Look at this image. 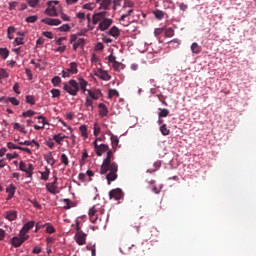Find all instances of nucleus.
<instances>
[{
  "instance_id": "f8f14e48",
  "label": "nucleus",
  "mask_w": 256,
  "mask_h": 256,
  "mask_svg": "<svg viewBox=\"0 0 256 256\" xmlns=\"http://www.w3.org/2000/svg\"><path fill=\"white\" fill-rule=\"evenodd\" d=\"M41 23L49 25L50 27H57L58 25H61V20L57 18H44L41 20Z\"/></svg>"
},
{
  "instance_id": "bb28decb",
  "label": "nucleus",
  "mask_w": 256,
  "mask_h": 256,
  "mask_svg": "<svg viewBox=\"0 0 256 256\" xmlns=\"http://www.w3.org/2000/svg\"><path fill=\"white\" fill-rule=\"evenodd\" d=\"M113 159H115V156L113 155V151L112 150H108L106 158L103 160L102 163H113Z\"/></svg>"
},
{
  "instance_id": "6e6552de",
  "label": "nucleus",
  "mask_w": 256,
  "mask_h": 256,
  "mask_svg": "<svg viewBox=\"0 0 256 256\" xmlns=\"http://www.w3.org/2000/svg\"><path fill=\"white\" fill-rule=\"evenodd\" d=\"M33 227H35V221H29L27 223H25L22 227V229L20 230V236L21 237H29V235H27V233H29V231H31V229H33Z\"/></svg>"
},
{
  "instance_id": "4be33fe9",
  "label": "nucleus",
  "mask_w": 256,
  "mask_h": 256,
  "mask_svg": "<svg viewBox=\"0 0 256 256\" xmlns=\"http://www.w3.org/2000/svg\"><path fill=\"white\" fill-rule=\"evenodd\" d=\"M45 161L48 163V165H51L53 167V165H55L56 160L55 158H53V152H49L48 154H46L44 156Z\"/></svg>"
},
{
  "instance_id": "20e7f679",
  "label": "nucleus",
  "mask_w": 256,
  "mask_h": 256,
  "mask_svg": "<svg viewBox=\"0 0 256 256\" xmlns=\"http://www.w3.org/2000/svg\"><path fill=\"white\" fill-rule=\"evenodd\" d=\"M47 5L48 7L45 10L46 15L49 17H58L61 11V4H59V1H48Z\"/></svg>"
},
{
  "instance_id": "b1692460",
  "label": "nucleus",
  "mask_w": 256,
  "mask_h": 256,
  "mask_svg": "<svg viewBox=\"0 0 256 256\" xmlns=\"http://www.w3.org/2000/svg\"><path fill=\"white\" fill-rule=\"evenodd\" d=\"M108 35H111V37H119L121 35V30L117 26H113L109 32Z\"/></svg>"
},
{
  "instance_id": "49530a36",
  "label": "nucleus",
  "mask_w": 256,
  "mask_h": 256,
  "mask_svg": "<svg viewBox=\"0 0 256 256\" xmlns=\"http://www.w3.org/2000/svg\"><path fill=\"white\" fill-rule=\"evenodd\" d=\"M26 103H29V105H35V97L33 95L26 96Z\"/></svg>"
},
{
  "instance_id": "58836bf2",
  "label": "nucleus",
  "mask_w": 256,
  "mask_h": 256,
  "mask_svg": "<svg viewBox=\"0 0 256 256\" xmlns=\"http://www.w3.org/2000/svg\"><path fill=\"white\" fill-rule=\"evenodd\" d=\"M52 85H54V87H59V84L61 83V77L59 76H55L52 78L51 80Z\"/></svg>"
},
{
  "instance_id": "5701e85b",
  "label": "nucleus",
  "mask_w": 256,
  "mask_h": 256,
  "mask_svg": "<svg viewBox=\"0 0 256 256\" xmlns=\"http://www.w3.org/2000/svg\"><path fill=\"white\" fill-rule=\"evenodd\" d=\"M6 219L8 221H15L17 219V211L15 210H10L6 212Z\"/></svg>"
},
{
  "instance_id": "39448f33",
  "label": "nucleus",
  "mask_w": 256,
  "mask_h": 256,
  "mask_svg": "<svg viewBox=\"0 0 256 256\" xmlns=\"http://www.w3.org/2000/svg\"><path fill=\"white\" fill-rule=\"evenodd\" d=\"M79 73V68L77 62H71L69 64V68H65L62 71V77L67 79V77H71V75H77Z\"/></svg>"
},
{
  "instance_id": "864d4df0",
  "label": "nucleus",
  "mask_w": 256,
  "mask_h": 256,
  "mask_svg": "<svg viewBox=\"0 0 256 256\" xmlns=\"http://www.w3.org/2000/svg\"><path fill=\"white\" fill-rule=\"evenodd\" d=\"M119 97V92L115 89H110L109 90V98L111 99L112 97Z\"/></svg>"
},
{
  "instance_id": "13d9d810",
  "label": "nucleus",
  "mask_w": 256,
  "mask_h": 256,
  "mask_svg": "<svg viewBox=\"0 0 256 256\" xmlns=\"http://www.w3.org/2000/svg\"><path fill=\"white\" fill-rule=\"evenodd\" d=\"M6 193H8V195H15V187L14 186L7 187Z\"/></svg>"
},
{
  "instance_id": "2f4dec72",
  "label": "nucleus",
  "mask_w": 256,
  "mask_h": 256,
  "mask_svg": "<svg viewBox=\"0 0 256 256\" xmlns=\"http://www.w3.org/2000/svg\"><path fill=\"white\" fill-rule=\"evenodd\" d=\"M85 107L88 109V111H93L94 107L92 98L86 97Z\"/></svg>"
},
{
  "instance_id": "423d86ee",
  "label": "nucleus",
  "mask_w": 256,
  "mask_h": 256,
  "mask_svg": "<svg viewBox=\"0 0 256 256\" xmlns=\"http://www.w3.org/2000/svg\"><path fill=\"white\" fill-rule=\"evenodd\" d=\"M19 170L23 171V173H26L27 177L31 179L33 177V171L35 170V167L31 163L27 164L25 161H20Z\"/></svg>"
},
{
  "instance_id": "4468645a",
  "label": "nucleus",
  "mask_w": 256,
  "mask_h": 256,
  "mask_svg": "<svg viewBox=\"0 0 256 256\" xmlns=\"http://www.w3.org/2000/svg\"><path fill=\"white\" fill-rule=\"evenodd\" d=\"M88 95H89V98L92 99L93 101H98V99H100L101 95L103 94L101 93V90L94 89V90H88Z\"/></svg>"
},
{
  "instance_id": "37998d69",
  "label": "nucleus",
  "mask_w": 256,
  "mask_h": 256,
  "mask_svg": "<svg viewBox=\"0 0 256 256\" xmlns=\"http://www.w3.org/2000/svg\"><path fill=\"white\" fill-rule=\"evenodd\" d=\"M99 133H101V126L96 122L94 123V135L95 137H99Z\"/></svg>"
},
{
  "instance_id": "09e8293b",
  "label": "nucleus",
  "mask_w": 256,
  "mask_h": 256,
  "mask_svg": "<svg viewBox=\"0 0 256 256\" xmlns=\"http://www.w3.org/2000/svg\"><path fill=\"white\" fill-rule=\"evenodd\" d=\"M51 95L53 98L61 97V90L59 89H52Z\"/></svg>"
},
{
  "instance_id": "a878e982",
  "label": "nucleus",
  "mask_w": 256,
  "mask_h": 256,
  "mask_svg": "<svg viewBox=\"0 0 256 256\" xmlns=\"http://www.w3.org/2000/svg\"><path fill=\"white\" fill-rule=\"evenodd\" d=\"M158 117L159 119H163L165 117H169V109L167 108H159L158 109Z\"/></svg>"
},
{
  "instance_id": "6ab92c4d",
  "label": "nucleus",
  "mask_w": 256,
  "mask_h": 256,
  "mask_svg": "<svg viewBox=\"0 0 256 256\" xmlns=\"http://www.w3.org/2000/svg\"><path fill=\"white\" fill-rule=\"evenodd\" d=\"M98 108L100 117H107V115H109V110L107 109V106L104 103H100L98 105Z\"/></svg>"
},
{
  "instance_id": "473e14b6",
  "label": "nucleus",
  "mask_w": 256,
  "mask_h": 256,
  "mask_svg": "<svg viewBox=\"0 0 256 256\" xmlns=\"http://www.w3.org/2000/svg\"><path fill=\"white\" fill-rule=\"evenodd\" d=\"M154 16L156 17V19H158V21H161V19H163V17H165V12L161 11V10H155L153 12Z\"/></svg>"
},
{
  "instance_id": "dca6fc26",
  "label": "nucleus",
  "mask_w": 256,
  "mask_h": 256,
  "mask_svg": "<svg viewBox=\"0 0 256 256\" xmlns=\"http://www.w3.org/2000/svg\"><path fill=\"white\" fill-rule=\"evenodd\" d=\"M99 9H103L104 11H109L111 9V5H113V0H101Z\"/></svg>"
},
{
  "instance_id": "e2e57ef3",
  "label": "nucleus",
  "mask_w": 256,
  "mask_h": 256,
  "mask_svg": "<svg viewBox=\"0 0 256 256\" xmlns=\"http://www.w3.org/2000/svg\"><path fill=\"white\" fill-rule=\"evenodd\" d=\"M163 31H165V28H156L154 30V35L157 37V36L161 35V33H163Z\"/></svg>"
},
{
  "instance_id": "0eeeda50",
  "label": "nucleus",
  "mask_w": 256,
  "mask_h": 256,
  "mask_svg": "<svg viewBox=\"0 0 256 256\" xmlns=\"http://www.w3.org/2000/svg\"><path fill=\"white\" fill-rule=\"evenodd\" d=\"M29 239V236H21V233H19V237L14 236L11 239V243L13 245V247H21V245H23V243H25V241H27Z\"/></svg>"
},
{
  "instance_id": "1a4fd4ad",
  "label": "nucleus",
  "mask_w": 256,
  "mask_h": 256,
  "mask_svg": "<svg viewBox=\"0 0 256 256\" xmlns=\"http://www.w3.org/2000/svg\"><path fill=\"white\" fill-rule=\"evenodd\" d=\"M94 75L96 77H98L99 79H102V81H110L111 80V75H109V73H107V71H105L101 68L94 70Z\"/></svg>"
},
{
  "instance_id": "8fccbe9b",
  "label": "nucleus",
  "mask_w": 256,
  "mask_h": 256,
  "mask_svg": "<svg viewBox=\"0 0 256 256\" xmlns=\"http://www.w3.org/2000/svg\"><path fill=\"white\" fill-rule=\"evenodd\" d=\"M14 129H18V131H20L21 133H27L25 131V126H21V124H19V123L14 124Z\"/></svg>"
},
{
  "instance_id": "774afa93",
  "label": "nucleus",
  "mask_w": 256,
  "mask_h": 256,
  "mask_svg": "<svg viewBox=\"0 0 256 256\" xmlns=\"http://www.w3.org/2000/svg\"><path fill=\"white\" fill-rule=\"evenodd\" d=\"M61 19L64 21H71V17H69L67 14L65 13H61L60 15Z\"/></svg>"
},
{
  "instance_id": "7ed1b4c3",
  "label": "nucleus",
  "mask_w": 256,
  "mask_h": 256,
  "mask_svg": "<svg viewBox=\"0 0 256 256\" xmlns=\"http://www.w3.org/2000/svg\"><path fill=\"white\" fill-rule=\"evenodd\" d=\"M63 89L71 95L72 97H77V93H79V82L75 79H71L68 82L63 83Z\"/></svg>"
},
{
  "instance_id": "9d476101",
  "label": "nucleus",
  "mask_w": 256,
  "mask_h": 256,
  "mask_svg": "<svg viewBox=\"0 0 256 256\" xmlns=\"http://www.w3.org/2000/svg\"><path fill=\"white\" fill-rule=\"evenodd\" d=\"M123 190H121V188H116V189H112L109 192V197L110 199H115V201H121V199H123Z\"/></svg>"
},
{
  "instance_id": "69168bd1",
  "label": "nucleus",
  "mask_w": 256,
  "mask_h": 256,
  "mask_svg": "<svg viewBox=\"0 0 256 256\" xmlns=\"http://www.w3.org/2000/svg\"><path fill=\"white\" fill-rule=\"evenodd\" d=\"M18 3L17 2H9V10L13 11L17 7Z\"/></svg>"
},
{
  "instance_id": "ddd939ff",
  "label": "nucleus",
  "mask_w": 256,
  "mask_h": 256,
  "mask_svg": "<svg viewBox=\"0 0 256 256\" xmlns=\"http://www.w3.org/2000/svg\"><path fill=\"white\" fill-rule=\"evenodd\" d=\"M0 103H11V105H14L15 107L20 105L19 100L15 97H0Z\"/></svg>"
},
{
  "instance_id": "3c124183",
  "label": "nucleus",
  "mask_w": 256,
  "mask_h": 256,
  "mask_svg": "<svg viewBox=\"0 0 256 256\" xmlns=\"http://www.w3.org/2000/svg\"><path fill=\"white\" fill-rule=\"evenodd\" d=\"M65 203L64 209H70L73 207V202L69 199H64L63 200Z\"/></svg>"
},
{
  "instance_id": "c85d7f7f",
  "label": "nucleus",
  "mask_w": 256,
  "mask_h": 256,
  "mask_svg": "<svg viewBox=\"0 0 256 256\" xmlns=\"http://www.w3.org/2000/svg\"><path fill=\"white\" fill-rule=\"evenodd\" d=\"M191 51L195 55H199V53H201V46H199V44L197 42H194L191 45Z\"/></svg>"
},
{
  "instance_id": "f03ea898",
  "label": "nucleus",
  "mask_w": 256,
  "mask_h": 256,
  "mask_svg": "<svg viewBox=\"0 0 256 256\" xmlns=\"http://www.w3.org/2000/svg\"><path fill=\"white\" fill-rule=\"evenodd\" d=\"M93 25L99 23L97 30L107 31L113 25V19L107 18V12H98L92 16Z\"/></svg>"
},
{
  "instance_id": "f257e3e1",
  "label": "nucleus",
  "mask_w": 256,
  "mask_h": 256,
  "mask_svg": "<svg viewBox=\"0 0 256 256\" xmlns=\"http://www.w3.org/2000/svg\"><path fill=\"white\" fill-rule=\"evenodd\" d=\"M117 171H119V165L116 162H102L100 175H106L108 185H111V182L117 179Z\"/></svg>"
},
{
  "instance_id": "052dcab7",
  "label": "nucleus",
  "mask_w": 256,
  "mask_h": 256,
  "mask_svg": "<svg viewBox=\"0 0 256 256\" xmlns=\"http://www.w3.org/2000/svg\"><path fill=\"white\" fill-rule=\"evenodd\" d=\"M108 61L109 63H112V65H115V63H117V57H115L114 55H110L108 56Z\"/></svg>"
},
{
  "instance_id": "f3484780",
  "label": "nucleus",
  "mask_w": 256,
  "mask_h": 256,
  "mask_svg": "<svg viewBox=\"0 0 256 256\" xmlns=\"http://www.w3.org/2000/svg\"><path fill=\"white\" fill-rule=\"evenodd\" d=\"M109 150V145L107 144H100L98 148L95 150V153L98 157H101L103 153Z\"/></svg>"
},
{
  "instance_id": "aec40b11",
  "label": "nucleus",
  "mask_w": 256,
  "mask_h": 256,
  "mask_svg": "<svg viewBox=\"0 0 256 256\" xmlns=\"http://www.w3.org/2000/svg\"><path fill=\"white\" fill-rule=\"evenodd\" d=\"M83 49L85 47V39L84 38H78V41L73 43V51H77V49Z\"/></svg>"
},
{
  "instance_id": "9b49d317",
  "label": "nucleus",
  "mask_w": 256,
  "mask_h": 256,
  "mask_svg": "<svg viewBox=\"0 0 256 256\" xmlns=\"http://www.w3.org/2000/svg\"><path fill=\"white\" fill-rule=\"evenodd\" d=\"M74 239L77 244L85 245V243H87V234L84 232H76Z\"/></svg>"
},
{
  "instance_id": "72a5a7b5",
  "label": "nucleus",
  "mask_w": 256,
  "mask_h": 256,
  "mask_svg": "<svg viewBox=\"0 0 256 256\" xmlns=\"http://www.w3.org/2000/svg\"><path fill=\"white\" fill-rule=\"evenodd\" d=\"M57 30L60 31L61 33H67L71 31V26H69V24H63L62 26L57 28Z\"/></svg>"
},
{
  "instance_id": "c756f323",
  "label": "nucleus",
  "mask_w": 256,
  "mask_h": 256,
  "mask_svg": "<svg viewBox=\"0 0 256 256\" xmlns=\"http://www.w3.org/2000/svg\"><path fill=\"white\" fill-rule=\"evenodd\" d=\"M64 139H67V136L62 135L61 133L56 134V135L53 136V140L56 141V143H57L58 145H61V142H62Z\"/></svg>"
},
{
  "instance_id": "2eb2a0df",
  "label": "nucleus",
  "mask_w": 256,
  "mask_h": 256,
  "mask_svg": "<svg viewBox=\"0 0 256 256\" xmlns=\"http://www.w3.org/2000/svg\"><path fill=\"white\" fill-rule=\"evenodd\" d=\"M78 85H79V91L81 89L83 93H88L89 90L87 89V86L89 85V82H87V80H85L84 78H79Z\"/></svg>"
},
{
  "instance_id": "4c0bfd02",
  "label": "nucleus",
  "mask_w": 256,
  "mask_h": 256,
  "mask_svg": "<svg viewBox=\"0 0 256 256\" xmlns=\"http://www.w3.org/2000/svg\"><path fill=\"white\" fill-rule=\"evenodd\" d=\"M165 37H168V38L175 37V30H173V28H167L165 30Z\"/></svg>"
},
{
  "instance_id": "e433bc0d",
  "label": "nucleus",
  "mask_w": 256,
  "mask_h": 256,
  "mask_svg": "<svg viewBox=\"0 0 256 256\" xmlns=\"http://www.w3.org/2000/svg\"><path fill=\"white\" fill-rule=\"evenodd\" d=\"M113 69H115V71H122V69H125V65H123V63L116 61L113 64Z\"/></svg>"
},
{
  "instance_id": "c03bdc74",
  "label": "nucleus",
  "mask_w": 256,
  "mask_h": 256,
  "mask_svg": "<svg viewBox=\"0 0 256 256\" xmlns=\"http://www.w3.org/2000/svg\"><path fill=\"white\" fill-rule=\"evenodd\" d=\"M60 161L65 166L69 165V157H67L65 154L61 155Z\"/></svg>"
},
{
  "instance_id": "680f3d73",
  "label": "nucleus",
  "mask_w": 256,
  "mask_h": 256,
  "mask_svg": "<svg viewBox=\"0 0 256 256\" xmlns=\"http://www.w3.org/2000/svg\"><path fill=\"white\" fill-rule=\"evenodd\" d=\"M28 5L30 7H36L37 5H39V0H29Z\"/></svg>"
},
{
  "instance_id": "79ce46f5",
  "label": "nucleus",
  "mask_w": 256,
  "mask_h": 256,
  "mask_svg": "<svg viewBox=\"0 0 256 256\" xmlns=\"http://www.w3.org/2000/svg\"><path fill=\"white\" fill-rule=\"evenodd\" d=\"M32 143H34L36 145V147H39V142H37L35 140H32V141L26 140L24 142H19V145L31 146Z\"/></svg>"
},
{
  "instance_id": "338daca9",
  "label": "nucleus",
  "mask_w": 256,
  "mask_h": 256,
  "mask_svg": "<svg viewBox=\"0 0 256 256\" xmlns=\"http://www.w3.org/2000/svg\"><path fill=\"white\" fill-rule=\"evenodd\" d=\"M79 38H77V34H72L70 36V43L74 44L75 42L78 41Z\"/></svg>"
},
{
  "instance_id": "f704fd0d",
  "label": "nucleus",
  "mask_w": 256,
  "mask_h": 256,
  "mask_svg": "<svg viewBox=\"0 0 256 256\" xmlns=\"http://www.w3.org/2000/svg\"><path fill=\"white\" fill-rule=\"evenodd\" d=\"M44 227H46V233H48L49 235H52V233H55V227H53V225L49 223H45Z\"/></svg>"
},
{
  "instance_id": "bf43d9fd",
  "label": "nucleus",
  "mask_w": 256,
  "mask_h": 256,
  "mask_svg": "<svg viewBox=\"0 0 256 256\" xmlns=\"http://www.w3.org/2000/svg\"><path fill=\"white\" fill-rule=\"evenodd\" d=\"M7 147L8 149H21V146H17L13 142H8Z\"/></svg>"
},
{
  "instance_id": "a18cd8bd",
  "label": "nucleus",
  "mask_w": 256,
  "mask_h": 256,
  "mask_svg": "<svg viewBox=\"0 0 256 256\" xmlns=\"http://www.w3.org/2000/svg\"><path fill=\"white\" fill-rule=\"evenodd\" d=\"M9 77V73H7V70L0 68V81L1 79H7Z\"/></svg>"
},
{
  "instance_id": "cd10ccee",
  "label": "nucleus",
  "mask_w": 256,
  "mask_h": 256,
  "mask_svg": "<svg viewBox=\"0 0 256 256\" xmlns=\"http://www.w3.org/2000/svg\"><path fill=\"white\" fill-rule=\"evenodd\" d=\"M79 131H80V135L82 137H84V139H88L89 138V132L87 130V125H81L79 127Z\"/></svg>"
},
{
  "instance_id": "412c9836",
  "label": "nucleus",
  "mask_w": 256,
  "mask_h": 256,
  "mask_svg": "<svg viewBox=\"0 0 256 256\" xmlns=\"http://www.w3.org/2000/svg\"><path fill=\"white\" fill-rule=\"evenodd\" d=\"M110 141H111L112 149L114 151H117V147H119V137L112 134L111 138H110Z\"/></svg>"
},
{
  "instance_id": "6e6d98bb",
  "label": "nucleus",
  "mask_w": 256,
  "mask_h": 256,
  "mask_svg": "<svg viewBox=\"0 0 256 256\" xmlns=\"http://www.w3.org/2000/svg\"><path fill=\"white\" fill-rule=\"evenodd\" d=\"M16 45H25V38L24 37H19V38H15Z\"/></svg>"
},
{
  "instance_id": "7c9ffc66",
  "label": "nucleus",
  "mask_w": 256,
  "mask_h": 256,
  "mask_svg": "<svg viewBox=\"0 0 256 256\" xmlns=\"http://www.w3.org/2000/svg\"><path fill=\"white\" fill-rule=\"evenodd\" d=\"M160 133L162 135H164V137H167V135H169L171 133V130H169V128H167V124H162L160 126Z\"/></svg>"
},
{
  "instance_id": "4d7b16f0",
  "label": "nucleus",
  "mask_w": 256,
  "mask_h": 256,
  "mask_svg": "<svg viewBox=\"0 0 256 256\" xmlns=\"http://www.w3.org/2000/svg\"><path fill=\"white\" fill-rule=\"evenodd\" d=\"M17 157H19V154H17L16 152H14L13 154H6V158L11 161V159H17Z\"/></svg>"
},
{
  "instance_id": "a19ab883",
  "label": "nucleus",
  "mask_w": 256,
  "mask_h": 256,
  "mask_svg": "<svg viewBox=\"0 0 256 256\" xmlns=\"http://www.w3.org/2000/svg\"><path fill=\"white\" fill-rule=\"evenodd\" d=\"M39 19L37 15L29 16L25 19L26 23H36V21Z\"/></svg>"
},
{
  "instance_id": "0e129e2a",
  "label": "nucleus",
  "mask_w": 256,
  "mask_h": 256,
  "mask_svg": "<svg viewBox=\"0 0 256 256\" xmlns=\"http://www.w3.org/2000/svg\"><path fill=\"white\" fill-rule=\"evenodd\" d=\"M43 36L46 37L47 39H53V32H43Z\"/></svg>"
},
{
  "instance_id": "ea45409f",
  "label": "nucleus",
  "mask_w": 256,
  "mask_h": 256,
  "mask_svg": "<svg viewBox=\"0 0 256 256\" xmlns=\"http://www.w3.org/2000/svg\"><path fill=\"white\" fill-rule=\"evenodd\" d=\"M121 3H123V0H112V9L113 11H117V7H121Z\"/></svg>"
},
{
  "instance_id": "de8ad7c7",
  "label": "nucleus",
  "mask_w": 256,
  "mask_h": 256,
  "mask_svg": "<svg viewBox=\"0 0 256 256\" xmlns=\"http://www.w3.org/2000/svg\"><path fill=\"white\" fill-rule=\"evenodd\" d=\"M83 9H87V11H93V9H95V3L84 4Z\"/></svg>"
},
{
  "instance_id": "603ef678",
  "label": "nucleus",
  "mask_w": 256,
  "mask_h": 256,
  "mask_svg": "<svg viewBox=\"0 0 256 256\" xmlns=\"http://www.w3.org/2000/svg\"><path fill=\"white\" fill-rule=\"evenodd\" d=\"M135 5V3H133V1H131V0H125L124 1V5H123V8L124 9H127V7H133Z\"/></svg>"
},
{
  "instance_id": "c9c22d12",
  "label": "nucleus",
  "mask_w": 256,
  "mask_h": 256,
  "mask_svg": "<svg viewBox=\"0 0 256 256\" xmlns=\"http://www.w3.org/2000/svg\"><path fill=\"white\" fill-rule=\"evenodd\" d=\"M0 56L2 57V59H7V57H9V49L0 48Z\"/></svg>"
},
{
  "instance_id": "a211bd4d",
  "label": "nucleus",
  "mask_w": 256,
  "mask_h": 256,
  "mask_svg": "<svg viewBox=\"0 0 256 256\" xmlns=\"http://www.w3.org/2000/svg\"><path fill=\"white\" fill-rule=\"evenodd\" d=\"M46 189L49 193H51V195H57L59 193V187L51 183L46 184Z\"/></svg>"
},
{
  "instance_id": "5fc2aeb1",
  "label": "nucleus",
  "mask_w": 256,
  "mask_h": 256,
  "mask_svg": "<svg viewBox=\"0 0 256 256\" xmlns=\"http://www.w3.org/2000/svg\"><path fill=\"white\" fill-rule=\"evenodd\" d=\"M33 115H35V111L33 110H28L22 113V117H33Z\"/></svg>"
},
{
  "instance_id": "393cba45",
  "label": "nucleus",
  "mask_w": 256,
  "mask_h": 256,
  "mask_svg": "<svg viewBox=\"0 0 256 256\" xmlns=\"http://www.w3.org/2000/svg\"><path fill=\"white\" fill-rule=\"evenodd\" d=\"M43 172H40L42 181H49V175H51V170L48 167L44 168Z\"/></svg>"
}]
</instances>
